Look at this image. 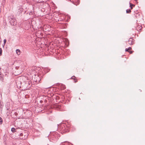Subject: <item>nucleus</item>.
I'll return each mask as SVG.
<instances>
[{"mask_svg":"<svg viewBox=\"0 0 145 145\" xmlns=\"http://www.w3.org/2000/svg\"><path fill=\"white\" fill-rule=\"evenodd\" d=\"M15 130H16V129H15L14 128H12L11 129V131L13 132H15L16 131Z\"/></svg>","mask_w":145,"mask_h":145,"instance_id":"nucleus-8","label":"nucleus"},{"mask_svg":"<svg viewBox=\"0 0 145 145\" xmlns=\"http://www.w3.org/2000/svg\"><path fill=\"white\" fill-rule=\"evenodd\" d=\"M12 20H10V23L11 24L13 25H15L16 24V20L15 19H12Z\"/></svg>","mask_w":145,"mask_h":145,"instance_id":"nucleus-2","label":"nucleus"},{"mask_svg":"<svg viewBox=\"0 0 145 145\" xmlns=\"http://www.w3.org/2000/svg\"><path fill=\"white\" fill-rule=\"evenodd\" d=\"M17 54L18 55H19L20 54V51L19 49H17L16 50Z\"/></svg>","mask_w":145,"mask_h":145,"instance_id":"nucleus-5","label":"nucleus"},{"mask_svg":"<svg viewBox=\"0 0 145 145\" xmlns=\"http://www.w3.org/2000/svg\"><path fill=\"white\" fill-rule=\"evenodd\" d=\"M131 50V47H129L128 49L126 48L125 49V51L126 52H129L130 54H132L133 52L131 51H130V50Z\"/></svg>","mask_w":145,"mask_h":145,"instance_id":"nucleus-3","label":"nucleus"},{"mask_svg":"<svg viewBox=\"0 0 145 145\" xmlns=\"http://www.w3.org/2000/svg\"><path fill=\"white\" fill-rule=\"evenodd\" d=\"M138 27L139 28V30H140L142 29V27L140 26L139 27L138 26Z\"/></svg>","mask_w":145,"mask_h":145,"instance_id":"nucleus-12","label":"nucleus"},{"mask_svg":"<svg viewBox=\"0 0 145 145\" xmlns=\"http://www.w3.org/2000/svg\"><path fill=\"white\" fill-rule=\"evenodd\" d=\"M3 123V120L2 118L0 117V124H1Z\"/></svg>","mask_w":145,"mask_h":145,"instance_id":"nucleus-9","label":"nucleus"},{"mask_svg":"<svg viewBox=\"0 0 145 145\" xmlns=\"http://www.w3.org/2000/svg\"><path fill=\"white\" fill-rule=\"evenodd\" d=\"M130 6L131 7V9H132L133 8V7H134L135 6V5L132 4L131 3H130Z\"/></svg>","mask_w":145,"mask_h":145,"instance_id":"nucleus-6","label":"nucleus"},{"mask_svg":"<svg viewBox=\"0 0 145 145\" xmlns=\"http://www.w3.org/2000/svg\"><path fill=\"white\" fill-rule=\"evenodd\" d=\"M57 106H58V108H60V106H59V105H58Z\"/></svg>","mask_w":145,"mask_h":145,"instance_id":"nucleus-13","label":"nucleus"},{"mask_svg":"<svg viewBox=\"0 0 145 145\" xmlns=\"http://www.w3.org/2000/svg\"><path fill=\"white\" fill-rule=\"evenodd\" d=\"M131 10H126V13H130L131 12Z\"/></svg>","mask_w":145,"mask_h":145,"instance_id":"nucleus-7","label":"nucleus"},{"mask_svg":"<svg viewBox=\"0 0 145 145\" xmlns=\"http://www.w3.org/2000/svg\"><path fill=\"white\" fill-rule=\"evenodd\" d=\"M137 30H138V27H137Z\"/></svg>","mask_w":145,"mask_h":145,"instance_id":"nucleus-14","label":"nucleus"},{"mask_svg":"<svg viewBox=\"0 0 145 145\" xmlns=\"http://www.w3.org/2000/svg\"><path fill=\"white\" fill-rule=\"evenodd\" d=\"M6 39H5L4 40V44H5L6 43Z\"/></svg>","mask_w":145,"mask_h":145,"instance_id":"nucleus-11","label":"nucleus"},{"mask_svg":"<svg viewBox=\"0 0 145 145\" xmlns=\"http://www.w3.org/2000/svg\"><path fill=\"white\" fill-rule=\"evenodd\" d=\"M128 43L130 45H133L134 44V41L133 40V39L132 38H130L128 40Z\"/></svg>","mask_w":145,"mask_h":145,"instance_id":"nucleus-1","label":"nucleus"},{"mask_svg":"<svg viewBox=\"0 0 145 145\" xmlns=\"http://www.w3.org/2000/svg\"><path fill=\"white\" fill-rule=\"evenodd\" d=\"M71 78L74 80L75 82H77L76 78L75 76H72Z\"/></svg>","mask_w":145,"mask_h":145,"instance_id":"nucleus-4","label":"nucleus"},{"mask_svg":"<svg viewBox=\"0 0 145 145\" xmlns=\"http://www.w3.org/2000/svg\"><path fill=\"white\" fill-rule=\"evenodd\" d=\"M2 49L1 48H0V56H1L2 55Z\"/></svg>","mask_w":145,"mask_h":145,"instance_id":"nucleus-10","label":"nucleus"},{"mask_svg":"<svg viewBox=\"0 0 145 145\" xmlns=\"http://www.w3.org/2000/svg\"><path fill=\"white\" fill-rule=\"evenodd\" d=\"M135 1H137V0H134Z\"/></svg>","mask_w":145,"mask_h":145,"instance_id":"nucleus-15","label":"nucleus"}]
</instances>
